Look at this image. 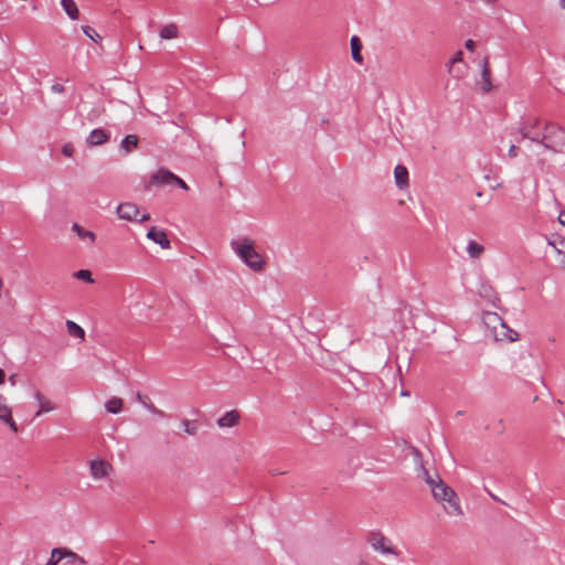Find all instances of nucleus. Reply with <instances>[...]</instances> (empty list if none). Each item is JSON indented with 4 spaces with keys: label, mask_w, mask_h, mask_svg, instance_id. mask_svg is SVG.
<instances>
[{
    "label": "nucleus",
    "mask_w": 565,
    "mask_h": 565,
    "mask_svg": "<svg viewBox=\"0 0 565 565\" xmlns=\"http://www.w3.org/2000/svg\"><path fill=\"white\" fill-rule=\"evenodd\" d=\"M436 482L430 490L434 498L444 504L445 512L450 516L462 515L460 501L456 492L441 479Z\"/></svg>",
    "instance_id": "obj_1"
},
{
    "label": "nucleus",
    "mask_w": 565,
    "mask_h": 565,
    "mask_svg": "<svg viewBox=\"0 0 565 565\" xmlns=\"http://www.w3.org/2000/svg\"><path fill=\"white\" fill-rule=\"evenodd\" d=\"M544 140L541 141V145L546 149L553 152H564L565 151V129L553 121L544 122Z\"/></svg>",
    "instance_id": "obj_2"
},
{
    "label": "nucleus",
    "mask_w": 565,
    "mask_h": 565,
    "mask_svg": "<svg viewBox=\"0 0 565 565\" xmlns=\"http://www.w3.org/2000/svg\"><path fill=\"white\" fill-rule=\"evenodd\" d=\"M519 134L521 135V139H529L532 142L540 143L544 140V122L541 121L537 117H529L524 119L519 128Z\"/></svg>",
    "instance_id": "obj_3"
},
{
    "label": "nucleus",
    "mask_w": 565,
    "mask_h": 565,
    "mask_svg": "<svg viewBox=\"0 0 565 565\" xmlns=\"http://www.w3.org/2000/svg\"><path fill=\"white\" fill-rule=\"evenodd\" d=\"M372 548L381 554L397 555L396 548L393 546L392 541L381 532H372L367 539Z\"/></svg>",
    "instance_id": "obj_4"
},
{
    "label": "nucleus",
    "mask_w": 565,
    "mask_h": 565,
    "mask_svg": "<svg viewBox=\"0 0 565 565\" xmlns=\"http://www.w3.org/2000/svg\"><path fill=\"white\" fill-rule=\"evenodd\" d=\"M89 471L94 480H103L111 473L113 466L106 460L94 459L89 462Z\"/></svg>",
    "instance_id": "obj_5"
},
{
    "label": "nucleus",
    "mask_w": 565,
    "mask_h": 565,
    "mask_svg": "<svg viewBox=\"0 0 565 565\" xmlns=\"http://www.w3.org/2000/svg\"><path fill=\"white\" fill-rule=\"evenodd\" d=\"M139 207L135 203L125 202L117 206V215L121 220L135 222L137 221V216H139Z\"/></svg>",
    "instance_id": "obj_6"
},
{
    "label": "nucleus",
    "mask_w": 565,
    "mask_h": 565,
    "mask_svg": "<svg viewBox=\"0 0 565 565\" xmlns=\"http://www.w3.org/2000/svg\"><path fill=\"white\" fill-rule=\"evenodd\" d=\"M0 420L8 424L13 433H18V426L12 418L11 407L7 404V399L3 395H0Z\"/></svg>",
    "instance_id": "obj_7"
},
{
    "label": "nucleus",
    "mask_w": 565,
    "mask_h": 565,
    "mask_svg": "<svg viewBox=\"0 0 565 565\" xmlns=\"http://www.w3.org/2000/svg\"><path fill=\"white\" fill-rule=\"evenodd\" d=\"M72 231L77 235L78 239H81L86 246L92 247L96 242V234L89 230H86L78 223H73Z\"/></svg>",
    "instance_id": "obj_8"
},
{
    "label": "nucleus",
    "mask_w": 565,
    "mask_h": 565,
    "mask_svg": "<svg viewBox=\"0 0 565 565\" xmlns=\"http://www.w3.org/2000/svg\"><path fill=\"white\" fill-rule=\"evenodd\" d=\"M147 238H149L153 243L160 245L164 249L170 248V241H169L166 232L162 231V230L157 228L156 226H152L148 231Z\"/></svg>",
    "instance_id": "obj_9"
},
{
    "label": "nucleus",
    "mask_w": 565,
    "mask_h": 565,
    "mask_svg": "<svg viewBox=\"0 0 565 565\" xmlns=\"http://www.w3.org/2000/svg\"><path fill=\"white\" fill-rule=\"evenodd\" d=\"M34 398L36 399V402L39 404V409L35 413L36 417H40L45 413L55 411V408H56L55 404L52 401H50L47 397H45L40 391H36L34 393Z\"/></svg>",
    "instance_id": "obj_10"
},
{
    "label": "nucleus",
    "mask_w": 565,
    "mask_h": 565,
    "mask_svg": "<svg viewBox=\"0 0 565 565\" xmlns=\"http://www.w3.org/2000/svg\"><path fill=\"white\" fill-rule=\"evenodd\" d=\"M479 85L483 93H489L492 88L488 57H484V60L481 63V79L479 82Z\"/></svg>",
    "instance_id": "obj_11"
},
{
    "label": "nucleus",
    "mask_w": 565,
    "mask_h": 565,
    "mask_svg": "<svg viewBox=\"0 0 565 565\" xmlns=\"http://www.w3.org/2000/svg\"><path fill=\"white\" fill-rule=\"evenodd\" d=\"M266 267V259L263 255L257 253L249 244V269L255 271H263Z\"/></svg>",
    "instance_id": "obj_12"
},
{
    "label": "nucleus",
    "mask_w": 565,
    "mask_h": 565,
    "mask_svg": "<svg viewBox=\"0 0 565 565\" xmlns=\"http://www.w3.org/2000/svg\"><path fill=\"white\" fill-rule=\"evenodd\" d=\"M174 174L166 169L158 170L151 178V183L160 186L164 184H172L174 182Z\"/></svg>",
    "instance_id": "obj_13"
},
{
    "label": "nucleus",
    "mask_w": 565,
    "mask_h": 565,
    "mask_svg": "<svg viewBox=\"0 0 565 565\" xmlns=\"http://www.w3.org/2000/svg\"><path fill=\"white\" fill-rule=\"evenodd\" d=\"M394 179L398 189L408 186V170L402 164H397L394 169Z\"/></svg>",
    "instance_id": "obj_14"
},
{
    "label": "nucleus",
    "mask_w": 565,
    "mask_h": 565,
    "mask_svg": "<svg viewBox=\"0 0 565 565\" xmlns=\"http://www.w3.org/2000/svg\"><path fill=\"white\" fill-rule=\"evenodd\" d=\"M109 139V134L104 129H94L89 136L87 137V143L92 147L100 146L107 142Z\"/></svg>",
    "instance_id": "obj_15"
},
{
    "label": "nucleus",
    "mask_w": 565,
    "mask_h": 565,
    "mask_svg": "<svg viewBox=\"0 0 565 565\" xmlns=\"http://www.w3.org/2000/svg\"><path fill=\"white\" fill-rule=\"evenodd\" d=\"M239 414L236 411L226 412L217 419V426L221 428L233 427L238 424Z\"/></svg>",
    "instance_id": "obj_16"
},
{
    "label": "nucleus",
    "mask_w": 565,
    "mask_h": 565,
    "mask_svg": "<svg viewBox=\"0 0 565 565\" xmlns=\"http://www.w3.org/2000/svg\"><path fill=\"white\" fill-rule=\"evenodd\" d=\"M547 244L552 246L558 255L563 256V263L565 264V237L552 235L547 238Z\"/></svg>",
    "instance_id": "obj_17"
},
{
    "label": "nucleus",
    "mask_w": 565,
    "mask_h": 565,
    "mask_svg": "<svg viewBox=\"0 0 565 565\" xmlns=\"http://www.w3.org/2000/svg\"><path fill=\"white\" fill-rule=\"evenodd\" d=\"M161 40H173L179 36V28L175 23L164 24L159 30Z\"/></svg>",
    "instance_id": "obj_18"
},
{
    "label": "nucleus",
    "mask_w": 565,
    "mask_h": 565,
    "mask_svg": "<svg viewBox=\"0 0 565 565\" xmlns=\"http://www.w3.org/2000/svg\"><path fill=\"white\" fill-rule=\"evenodd\" d=\"M484 252L483 245L475 239H469L467 244V253L471 259H478Z\"/></svg>",
    "instance_id": "obj_19"
},
{
    "label": "nucleus",
    "mask_w": 565,
    "mask_h": 565,
    "mask_svg": "<svg viewBox=\"0 0 565 565\" xmlns=\"http://www.w3.org/2000/svg\"><path fill=\"white\" fill-rule=\"evenodd\" d=\"M231 246L242 260L247 264V239L233 241Z\"/></svg>",
    "instance_id": "obj_20"
},
{
    "label": "nucleus",
    "mask_w": 565,
    "mask_h": 565,
    "mask_svg": "<svg viewBox=\"0 0 565 565\" xmlns=\"http://www.w3.org/2000/svg\"><path fill=\"white\" fill-rule=\"evenodd\" d=\"M66 330L71 337L77 338L82 341L85 339L84 329L72 320L66 321Z\"/></svg>",
    "instance_id": "obj_21"
},
{
    "label": "nucleus",
    "mask_w": 565,
    "mask_h": 565,
    "mask_svg": "<svg viewBox=\"0 0 565 565\" xmlns=\"http://www.w3.org/2000/svg\"><path fill=\"white\" fill-rule=\"evenodd\" d=\"M61 4H62L64 11L66 12V14L72 20H77L78 19L79 11H78V8H77L76 3L73 0H62Z\"/></svg>",
    "instance_id": "obj_22"
},
{
    "label": "nucleus",
    "mask_w": 565,
    "mask_h": 565,
    "mask_svg": "<svg viewBox=\"0 0 565 565\" xmlns=\"http://www.w3.org/2000/svg\"><path fill=\"white\" fill-rule=\"evenodd\" d=\"M124 402L119 397H111L105 403V408L110 414H118L122 409Z\"/></svg>",
    "instance_id": "obj_23"
},
{
    "label": "nucleus",
    "mask_w": 565,
    "mask_h": 565,
    "mask_svg": "<svg viewBox=\"0 0 565 565\" xmlns=\"http://www.w3.org/2000/svg\"><path fill=\"white\" fill-rule=\"evenodd\" d=\"M350 44H351L352 58L355 62L361 63L363 58L361 55L362 45H361L360 39L358 36H352Z\"/></svg>",
    "instance_id": "obj_24"
},
{
    "label": "nucleus",
    "mask_w": 565,
    "mask_h": 565,
    "mask_svg": "<svg viewBox=\"0 0 565 565\" xmlns=\"http://www.w3.org/2000/svg\"><path fill=\"white\" fill-rule=\"evenodd\" d=\"M492 319L494 321H499L501 324V328L505 330L504 332H502L503 338L508 339L509 341H515L518 339V332L508 328L504 324V322L502 321V319L497 313L492 315Z\"/></svg>",
    "instance_id": "obj_25"
},
{
    "label": "nucleus",
    "mask_w": 565,
    "mask_h": 565,
    "mask_svg": "<svg viewBox=\"0 0 565 565\" xmlns=\"http://www.w3.org/2000/svg\"><path fill=\"white\" fill-rule=\"evenodd\" d=\"M65 547H55L51 551V556L46 565H57L65 558Z\"/></svg>",
    "instance_id": "obj_26"
},
{
    "label": "nucleus",
    "mask_w": 565,
    "mask_h": 565,
    "mask_svg": "<svg viewBox=\"0 0 565 565\" xmlns=\"http://www.w3.org/2000/svg\"><path fill=\"white\" fill-rule=\"evenodd\" d=\"M65 558L67 561V563L70 564H74V565H86L87 562L85 561L84 557L79 556L78 554H76L75 552H73L72 550L65 547Z\"/></svg>",
    "instance_id": "obj_27"
},
{
    "label": "nucleus",
    "mask_w": 565,
    "mask_h": 565,
    "mask_svg": "<svg viewBox=\"0 0 565 565\" xmlns=\"http://www.w3.org/2000/svg\"><path fill=\"white\" fill-rule=\"evenodd\" d=\"M138 146V138L135 135H128L121 141V149L126 152H130Z\"/></svg>",
    "instance_id": "obj_28"
},
{
    "label": "nucleus",
    "mask_w": 565,
    "mask_h": 565,
    "mask_svg": "<svg viewBox=\"0 0 565 565\" xmlns=\"http://www.w3.org/2000/svg\"><path fill=\"white\" fill-rule=\"evenodd\" d=\"M76 279H79V280H83L87 284H93L94 282V279H93V276H92V273L90 270L88 269H81V270H77L74 273L73 275Z\"/></svg>",
    "instance_id": "obj_29"
},
{
    "label": "nucleus",
    "mask_w": 565,
    "mask_h": 565,
    "mask_svg": "<svg viewBox=\"0 0 565 565\" xmlns=\"http://www.w3.org/2000/svg\"><path fill=\"white\" fill-rule=\"evenodd\" d=\"M82 30L94 42H96V43L100 42L102 36L92 26L84 25V26H82Z\"/></svg>",
    "instance_id": "obj_30"
},
{
    "label": "nucleus",
    "mask_w": 565,
    "mask_h": 565,
    "mask_svg": "<svg viewBox=\"0 0 565 565\" xmlns=\"http://www.w3.org/2000/svg\"><path fill=\"white\" fill-rule=\"evenodd\" d=\"M422 471H423V478L425 479L426 483L429 486V488L431 489L434 483H437L436 481L438 479H440V477L438 475L436 476H431L427 469H425L424 467H422Z\"/></svg>",
    "instance_id": "obj_31"
},
{
    "label": "nucleus",
    "mask_w": 565,
    "mask_h": 565,
    "mask_svg": "<svg viewBox=\"0 0 565 565\" xmlns=\"http://www.w3.org/2000/svg\"><path fill=\"white\" fill-rule=\"evenodd\" d=\"M181 424L186 434L192 435V436L196 434V430H198L196 426L193 425L189 419H183Z\"/></svg>",
    "instance_id": "obj_32"
},
{
    "label": "nucleus",
    "mask_w": 565,
    "mask_h": 565,
    "mask_svg": "<svg viewBox=\"0 0 565 565\" xmlns=\"http://www.w3.org/2000/svg\"><path fill=\"white\" fill-rule=\"evenodd\" d=\"M62 152L64 156L66 157H72L73 156V152H74V148L72 145H65L63 146L62 148Z\"/></svg>",
    "instance_id": "obj_33"
},
{
    "label": "nucleus",
    "mask_w": 565,
    "mask_h": 565,
    "mask_svg": "<svg viewBox=\"0 0 565 565\" xmlns=\"http://www.w3.org/2000/svg\"><path fill=\"white\" fill-rule=\"evenodd\" d=\"M53 93L62 94L65 92V88L62 84L55 83L51 86Z\"/></svg>",
    "instance_id": "obj_34"
},
{
    "label": "nucleus",
    "mask_w": 565,
    "mask_h": 565,
    "mask_svg": "<svg viewBox=\"0 0 565 565\" xmlns=\"http://www.w3.org/2000/svg\"><path fill=\"white\" fill-rule=\"evenodd\" d=\"M173 180H174L173 183L178 184L181 189L189 190L188 184L181 178H179L178 175L174 174V179Z\"/></svg>",
    "instance_id": "obj_35"
},
{
    "label": "nucleus",
    "mask_w": 565,
    "mask_h": 565,
    "mask_svg": "<svg viewBox=\"0 0 565 565\" xmlns=\"http://www.w3.org/2000/svg\"><path fill=\"white\" fill-rule=\"evenodd\" d=\"M519 153V148L515 146V145H511L510 148H509V157L511 158H515Z\"/></svg>",
    "instance_id": "obj_36"
},
{
    "label": "nucleus",
    "mask_w": 565,
    "mask_h": 565,
    "mask_svg": "<svg viewBox=\"0 0 565 565\" xmlns=\"http://www.w3.org/2000/svg\"><path fill=\"white\" fill-rule=\"evenodd\" d=\"M148 409L154 414V415H158V416H163V412L158 409L153 404H150V405H147Z\"/></svg>",
    "instance_id": "obj_37"
},
{
    "label": "nucleus",
    "mask_w": 565,
    "mask_h": 565,
    "mask_svg": "<svg viewBox=\"0 0 565 565\" xmlns=\"http://www.w3.org/2000/svg\"><path fill=\"white\" fill-rule=\"evenodd\" d=\"M462 61V52L461 51H458L454 57L450 60V64H455V63H459Z\"/></svg>",
    "instance_id": "obj_38"
},
{
    "label": "nucleus",
    "mask_w": 565,
    "mask_h": 565,
    "mask_svg": "<svg viewBox=\"0 0 565 565\" xmlns=\"http://www.w3.org/2000/svg\"><path fill=\"white\" fill-rule=\"evenodd\" d=\"M465 46L468 51L473 52L476 47V43L473 40H467Z\"/></svg>",
    "instance_id": "obj_39"
},
{
    "label": "nucleus",
    "mask_w": 565,
    "mask_h": 565,
    "mask_svg": "<svg viewBox=\"0 0 565 565\" xmlns=\"http://www.w3.org/2000/svg\"><path fill=\"white\" fill-rule=\"evenodd\" d=\"M150 220V214L149 213H143L140 215V217L137 216V221L136 222H139V223H142V222H146V221H149Z\"/></svg>",
    "instance_id": "obj_40"
},
{
    "label": "nucleus",
    "mask_w": 565,
    "mask_h": 565,
    "mask_svg": "<svg viewBox=\"0 0 565 565\" xmlns=\"http://www.w3.org/2000/svg\"><path fill=\"white\" fill-rule=\"evenodd\" d=\"M558 222L565 227V209L559 212Z\"/></svg>",
    "instance_id": "obj_41"
},
{
    "label": "nucleus",
    "mask_w": 565,
    "mask_h": 565,
    "mask_svg": "<svg viewBox=\"0 0 565 565\" xmlns=\"http://www.w3.org/2000/svg\"><path fill=\"white\" fill-rule=\"evenodd\" d=\"M9 382H10V384H11L12 386H14V385H15V383H17V374H12V375H10V376H9Z\"/></svg>",
    "instance_id": "obj_42"
},
{
    "label": "nucleus",
    "mask_w": 565,
    "mask_h": 565,
    "mask_svg": "<svg viewBox=\"0 0 565 565\" xmlns=\"http://www.w3.org/2000/svg\"><path fill=\"white\" fill-rule=\"evenodd\" d=\"M4 376H6L4 371L2 369H0V385L3 384Z\"/></svg>",
    "instance_id": "obj_43"
},
{
    "label": "nucleus",
    "mask_w": 565,
    "mask_h": 565,
    "mask_svg": "<svg viewBox=\"0 0 565 565\" xmlns=\"http://www.w3.org/2000/svg\"><path fill=\"white\" fill-rule=\"evenodd\" d=\"M559 4H561L562 9L565 10V0H559Z\"/></svg>",
    "instance_id": "obj_44"
},
{
    "label": "nucleus",
    "mask_w": 565,
    "mask_h": 565,
    "mask_svg": "<svg viewBox=\"0 0 565 565\" xmlns=\"http://www.w3.org/2000/svg\"><path fill=\"white\" fill-rule=\"evenodd\" d=\"M358 565H370V564H369L367 562H365V561H360V562L358 563Z\"/></svg>",
    "instance_id": "obj_45"
},
{
    "label": "nucleus",
    "mask_w": 565,
    "mask_h": 565,
    "mask_svg": "<svg viewBox=\"0 0 565 565\" xmlns=\"http://www.w3.org/2000/svg\"><path fill=\"white\" fill-rule=\"evenodd\" d=\"M495 1H497V0H486V2H487V3H490V4L494 3Z\"/></svg>",
    "instance_id": "obj_46"
},
{
    "label": "nucleus",
    "mask_w": 565,
    "mask_h": 565,
    "mask_svg": "<svg viewBox=\"0 0 565 565\" xmlns=\"http://www.w3.org/2000/svg\"><path fill=\"white\" fill-rule=\"evenodd\" d=\"M137 398H138L139 401H141V398H142L141 394H138V395H137Z\"/></svg>",
    "instance_id": "obj_47"
}]
</instances>
